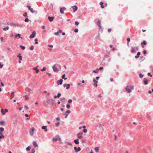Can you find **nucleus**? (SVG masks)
Masks as SVG:
<instances>
[{"label":"nucleus","mask_w":153,"mask_h":153,"mask_svg":"<svg viewBox=\"0 0 153 153\" xmlns=\"http://www.w3.org/2000/svg\"><path fill=\"white\" fill-rule=\"evenodd\" d=\"M128 88L129 86H127L125 88L126 91L128 93L131 92V90L134 89V87L133 86H131L130 87V88Z\"/></svg>","instance_id":"f257e3e1"},{"label":"nucleus","mask_w":153,"mask_h":153,"mask_svg":"<svg viewBox=\"0 0 153 153\" xmlns=\"http://www.w3.org/2000/svg\"><path fill=\"white\" fill-rule=\"evenodd\" d=\"M52 140L53 141L56 142L57 140L60 141L61 140V138L59 136H58L57 137H54L52 138Z\"/></svg>","instance_id":"f03ea898"},{"label":"nucleus","mask_w":153,"mask_h":153,"mask_svg":"<svg viewBox=\"0 0 153 153\" xmlns=\"http://www.w3.org/2000/svg\"><path fill=\"white\" fill-rule=\"evenodd\" d=\"M83 134V133L82 132H80L79 133L77 134V137L79 139H81L83 138V136L82 135Z\"/></svg>","instance_id":"7ed1b4c3"},{"label":"nucleus","mask_w":153,"mask_h":153,"mask_svg":"<svg viewBox=\"0 0 153 153\" xmlns=\"http://www.w3.org/2000/svg\"><path fill=\"white\" fill-rule=\"evenodd\" d=\"M34 128L33 127L32 128L30 129V134L31 136H32L33 135L34 132Z\"/></svg>","instance_id":"20e7f679"},{"label":"nucleus","mask_w":153,"mask_h":153,"mask_svg":"<svg viewBox=\"0 0 153 153\" xmlns=\"http://www.w3.org/2000/svg\"><path fill=\"white\" fill-rule=\"evenodd\" d=\"M36 32L34 31H33L31 34L30 36V38H34L36 36Z\"/></svg>","instance_id":"39448f33"},{"label":"nucleus","mask_w":153,"mask_h":153,"mask_svg":"<svg viewBox=\"0 0 153 153\" xmlns=\"http://www.w3.org/2000/svg\"><path fill=\"white\" fill-rule=\"evenodd\" d=\"M53 71L56 73H58L59 71L58 69L56 67L55 65H54L53 67Z\"/></svg>","instance_id":"423d86ee"},{"label":"nucleus","mask_w":153,"mask_h":153,"mask_svg":"<svg viewBox=\"0 0 153 153\" xmlns=\"http://www.w3.org/2000/svg\"><path fill=\"white\" fill-rule=\"evenodd\" d=\"M70 86V85L69 84H65L63 85V87L65 88L66 87V89H68Z\"/></svg>","instance_id":"0eeeda50"},{"label":"nucleus","mask_w":153,"mask_h":153,"mask_svg":"<svg viewBox=\"0 0 153 153\" xmlns=\"http://www.w3.org/2000/svg\"><path fill=\"white\" fill-rule=\"evenodd\" d=\"M66 10V8L64 7H63L62 8H60V12L61 14H63L64 13V10Z\"/></svg>","instance_id":"6e6552de"},{"label":"nucleus","mask_w":153,"mask_h":153,"mask_svg":"<svg viewBox=\"0 0 153 153\" xmlns=\"http://www.w3.org/2000/svg\"><path fill=\"white\" fill-rule=\"evenodd\" d=\"M55 17L54 16H48V19L49 20V21L50 22H52L53 21V19H54Z\"/></svg>","instance_id":"1a4fd4ad"},{"label":"nucleus","mask_w":153,"mask_h":153,"mask_svg":"<svg viewBox=\"0 0 153 153\" xmlns=\"http://www.w3.org/2000/svg\"><path fill=\"white\" fill-rule=\"evenodd\" d=\"M143 84L146 85L148 84V82L147 79L146 78H144L143 79Z\"/></svg>","instance_id":"9d476101"},{"label":"nucleus","mask_w":153,"mask_h":153,"mask_svg":"<svg viewBox=\"0 0 153 153\" xmlns=\"http://www.w3.org/2000/svg\"><path fill=\"white\" fill-rule=\"evenodd\" d=\"M72 8L73 9V12H75L78 9V7L76 5L72 6Z\"/></svg>","instance_id":"9b49d317"},{"label":"nucleus","mask_w":153,"mask_h":153,"mask_svg":"<svg viewBox=\"0 0 153 153\" xmlns=\"http://www.w3.org/2000/svg\"><path fill=\"white\" fill-rule=\"evenodd\" d=\"M63 82V80L62 79H60L59 81H57V84L58 85H61L62 84Z\"/></svg>","instance_id":"f8f14e48"},{"label":"nucleus","mask_w":153,"mask_h":153,"mask_svg":"<svg viewBox=\"0 0 153 153\" xmlns=\"http://www.w3.org/2000/svg\"><path fill=\"white\" fill-rule=\"evenodd\" d=\"M146 44L147 42L145 41H143V42L141 43V45H142L143 48L144 47V45H146Z\"/></svg>","instance_id":"ddd939ff"},{"label":"nucleus","mask_w":153,"mask_h":153,"mask_svg":"<svg viewBox=\"0 0 153 153\" xmlns=\"http://www.w3.org/2000/svg\"><path fill=\"white\" fill-rule=\"evenodd\" d=\"M131 52L132 53H136V52L135 50L134 49L133 47L132 46L131 47Z\"/></svg>","instance_id":"4468645a"},{"label":"nucleus","mask_w":153,"mask_h":153,"mask_svg":"<svg viewBox=\"0 0 153 153\" xmlns=\"http://www.w3.org/2000/svg\"><path fill=\"white\" fill-rule=\"evenodd\" d=\"M32 13H37V11L36 10H33V9L32 8H30V9L29 10Z\"/></svg>","instance_id":"2eb2a0df"},{"label":"nucleus","mask_w":153,"mask_h":153,"mask_svg":"<svg viewBox=\"0 0 153 153\" xmlns=\"http://www.w3.org/2000/svg\"><path fill=\"white\" fill-rule=\"evenodd\" d=\"M21 35L19 34H16L15 36V37L16 38L17 37H19V38H20L21 39H23V38L22 37H21L20 36Z\"/></svg>","instance_id":"dca6fc26"},{"label":"nucleus","mask_w":153,"mask_h":153,"mask_svg":"<svg viewBox=\"0 0 153 153\" xmlns=\"http://www.w3.org/2000/svg\"><path fill=\"white\" fill-rule=\"evenodd\" d=\"M17 57H18L19 58V60H22V57L21 56V53H19L18 54V55L17 56Z\"/></svg>","instance_id":"f3484780"},{"label":"nucleus","mask_w":153,"mask_h":153,"mask_svg":"<svg viewBox=\"0 0 153 153\" xmlns=\"http://www.w3.org/2000/svg\"><path fill=\"white\" fill-rule=\"evenodd\" d=\"M33 145L35 147H38V145L37 144L36 142L33 141Z\"/></svg>","instance_id":"a211bd4d"},{"label":"nucleus","mask_w":153,"mask_h":153,"mask_svg":"<svg viewBox=\"0 0 153 153\" xmlns=\"http://www.w3.org/2000/svg\"><path fill=\"white\" fill-rule=\"evenodd\" d=\"M74 142L76 144H78L79 143L78 139H76L74 140Z\"/></svg>","instance_id":"6ab92c4d"},{"label":"nucleus","mask_w":153,"mask_h":153,"mask_svg":"<svg viewBox=\"0 0 153 153\" xmlns=\"http://www.w3.org/2000/svg\"><path fill=\"white\" fill-rule=\"evenodd\" d=\"M0 124L2 126H4L5 125V122L3 120L0 121Z\"/></svg>","instance_id":"aec40b11"},{"label":"nucleus","mask_w":153,"mask_h":153,"mask_svg":"<svg viewBox=\"0 0 153 153\" xmlns=\"http://www.w3.org/2000/svg\"><path fill=\"white\" fill-rule=\"evenodd\" d=\"M46 128H47V126H43L42 127V129H45V132H47L48 131L47 129H46Z\"/></svg>","instance_id":"412c9836"},{"label":"nucleus","mask_w":153,"mask_h":153,"mask_svg":"<svg viewBox=\"0 0 153 153\" xmlns=\"http://www.w3.org/2000/svg\"><path fill=\"white\" fill-rule=\"evenodd\" d=\"M37 67H33V70H36V72L38 73L39 72V70L37 69Z\"/></svg>","instance_id":"4be33fe9"},{"label":"nucleus","mask_w":153,"mask_h":153,"mask_svg":"<svg viewBox=\"0 0 153 153\" xmlns=\"http://www.w3.org/2000/svg\"><path fill=\"white\" fill-rule=\"evenodd\" d=\"M100 23H101V21H100V20H98V21H97V22L96 23L97 24H98V25L99 26H100V28H101V27Z\"/></svg>","instance_id":"5701e85b"},{"label":"nucleus","mask_w":153,"mask_h":153,"mask_svg":"<svg viewBox=\"0 0 153 153\" xmlns=\"http://www.w3.org/2000/svg\"><path fill=\"white\" fill-rule=\"evenodd\" d=\"M95 150L96 152H98L99 150V147H97L95 148L94 149Z\"/></svg>","instance_id":"b1692460"},{"label":"nucleus","mask_w":153,"mask_h":153,"mask_svg":"<svg viewBox=\"0 0 153 153\" xmlns=\"http://www.w3.org/2000/svg\"><path fill=\"white\" fill-rule=\"evenodd\" d=\"M31 90L30 89L27 87L25 89V91L28 92H29L31 91Z\"/></svg>","instance_id":"393cba45"},{"label":"nucleus","mask_w":153,"mask_h":153,"mask_svg":"<svg viewBox=\"0 0 153 153\" xmlns=\"http://www.w3.org/2000/svg\"><path fill=\"white\" fill-rule=\"evenodd\" d=\"M127 45H129V42H130V39L129 38H127Z\"/></svg>","instance_id":"a878e982"},{"label":"nucleus","mask_w":153,"mask_h":153,"mask_svg":"<svg viewBox=\"0 0 153 153\" xmlns=\"http://www.w3.org/2000/svg\"><path fill=\"white\" fill-rule=\"evenodd\" d=\"M100 5L101 7L102 8H104V6L103 5V3L102 2H100Z\"/></svg>","instance_id":"bb28decb"},{"label":"nucleus","mask_w":153,"mask_h":153,"mask_svg":"<svg viewBox=\"0 0 153 153\" xmlns=\"http://www.w3.org/2000/svg\"><path fill=\"white\" fill-rule=\"evenodd\" d=\"M9 29V27L8 26H7L6 27L3 28V29L4 30V31H6L8 30Z\"/></svg>","instance_id":"cd10ccee"},{"label":"nucleus","mask_w":153,"mask_h":153,"mask_svg":"<svg viewBox=\"0 0 153 153\" xmlns=\"http://www.w3.org/2000/svg\"><path fill=\"white\" fill-rule=\"evenodd\" d=\"M24 21L25 22H27L29 21H30V22H31V21L30 20H29V19L28 18H26V19H25Z\"/></svg>","instance_id":"c85d7f7f"},{"label":"nucleus","mask_w":153,"mask_h":153,"mask_svg":"<svg viewBox=\"0 0 153 153\" xmlns=\"http://www.w3.org/2000/svg\"><path fill=\"white\" fill-rule=\"evenodd\" d=\"M143 75L141 73L139 74V76L140 78H142L143 77Z\"/></svg>","instance_id":"c756f323"},{"label":"nucleus","mask_w":153,"mask_h":153,"mask_svg":"<svg viewBox=\"0 0 153 153\" xmlns=\"http://www.w3.org/2000/svg\"><path fill=\"white\" fill-rule=\"evenodd\" d=\"M65 143L66 144H67L69 145L70 146L72 145L71 143L70 142H65L64 143Z\"/></svg>","instance_id":"7c9ffc66"},{"label":"nucleus","mask_w":153,"mask_h":153,"mask_svg":"<svg viewBox=\"0 0 153 153\" xmlns=\"http://www.w3.org/2000/svg\"><path fill=\"white\" fill-rule=\"evenodd\" d=\"M19 47L21 48H22L23 50H24L25 48V47L22 45H20Z\"/></svg>","instance_id":"2f4dec72"},{"label":"nucleus","mask_w":153,"mask_h":153,"mask_svg":"<svg viewBox=\"0 0 153 153\" xmlns=\"http://www.w3.org/2000/svg\"><path fill=\"white\" fill-rule=\"evenodd\" d=\"M34 48V47L33 45H32L30 47L29 49L31 50H33Z\"/></svg>","instance_id":"473e14b6"},{"label":"nucleus","mask_w":153,"mask_h":153,"mask_svg":"<svg viewBox=\"0 0 153 153\" xmlns=\"http://www.w3.org/2000/svg\"><path fill=\"white\" fill-rule=\"evenodd\" d=\"M31 147L30 146H28L27 148H26V150L27 151H29L30 150V149L31 148Z\"/></svg>","instance_id":"72a5a7b5"},{"label":"nucleus","mask_w":153,"mask_h":153,"mask_svg":"<svg viewBox=\"0 0 153 153\" xmlns=\"http://www.w3.org/2000/svg\"><path fill=\"white\" fill-rule=\"evenodd\" d=\"M1 111L3 115H4L5 114V112H4V110L3 109H1Z\"/></svg>","instance_id":"f704fd0d"},{"label":"nucleus","mask_w":153,"mask_h":153,"mask_svg":"<svg viewBox=\"0 0 153 153\" xmlns=\"http://www.w3.org/2000/svg\"><path fill=\"white\" fill-rule=\"evenodd\" d=\"M61 96V94L59 92L58 94L57 95V98H59L60 96Z\"/></svg>","instance_id":"c9c22d12"},{"label":"nucleus","mask_w":153,"mask_h":153,"mask_svg":"<svg viewBox=\"0 0 153 153\" xmlns=\"http://www.w3.org/2000/svg\"><path fill=\"white\" fill-rule=\"evenodd\" d=\"M23 16L24 17H27V13L26 12L25 13L23 14Z\"/></svg>","instance_id":"e433bc0d"},{"label":"nucleus","mask_w":153,"mask_h":153,"mask_svg":"<svg viewBox=\"0 0 153 153\" xmlns=\"http://www.w3.org/2000/svg\"><path fill=\"white\" fill-rule=\"evenodd\" d=\"M4 130V128L3 127H0V131H3Z\"/></svg>","instance_id":"4c0bfd02"},{"label":"nucleus","mask_w":153,"mask_h":153,"mask_svg":"<svg viewBox=\"0 0 153 153\" xmlns=\"http://www.w3.org/2000/svg\"><path fill=\"white\" fill-rule=\"evenodd\" d=\"M72 100L71 99H70L68 100V102L69 103H71L72 102Z\"/></svg>","instance_id":"58836bf2"},{"label":"nucleus","mask_w":153,"mask_h":153,"mask_svg":"<svg viewBox=\"0 0 153 153\" xmlns=\"http://www.w3.org/2000/svg\"><path fill=\"white\" fill-rule=\"evenodd\" d=\"M77 152H78L80 151L81 150V148L80 147H79L77 148Z\"/></svg>","instance_id":"ea45409f"},{"label":"nucleus","mask_w":153,"mask_h":153,"mask_svg":"<svg viewBox=\"0 0 153 153\" xmlns=\"http://www.w3.org/2000/svg\"><path fill=\"white\" fill-rule=\"evenodd\" d=\"M74 31L75 33H77L78 32V29L77 28L75 29L74 30Z\"/></svg>","instance_id":"a19ab883"},{"label":"nucleus","mask_w":153,"mask_h":153,"mask_svg":"<svg viewBox=\"0 0 153 153\" xmlns=\"http://www.w3.org/2000/svg\"><path fill=\"white\" fill-rule=\"evenodd\" d=\"M71 113V111L69 110H67L65 112V114L66 113L69 114Z\"/></svg>","instance_id":"79ce46f5"},{"label":"nucleus","mask_w":153,"mask_h":153,"mask_svg":"<svg viewBox=\"0 0 153 153\" xmlns=\"http://www.w3.org/2000/svg\"><path fill=\"white\" fill-rule=\"evenodd\" d=\"M75 24L76 25H78L79 24V22H78L77 21H76L75 22Z\"/></svg>","instance_id":"37998d69"},{"label":"nucleus","mask_w":153,"mask_h":153,"mask_svg":"<svg viewBox=\"0 0 153 153\" xmlns=\"http://www.w3.org/2000/svg\"><path fill=\"white\" fill-rule=\"evenodd\" d=\"M60 124V122H57L56 123V126H58Z\"/></svg>","instance_id":"c03bdc74"},{"label":"nucleus","mask_w":153,"mask_h":153,"mask_svg":"<svg viewBox=\"0 0 153 153\" xmlns=\"http://www.w3.org/2000/svg\"><path fill=\"white\" fill-rule=\"evenodd\" d=\"M34 41H35V44H37L38 43V40L37 39H35Z\"/></svg>","instance_id":"a18cd8bd"},{"label":"nucleus","mask_w":153,"mask_h":153,"mask_svg":"<svg viewBox=\"0 0 153 153\" xmlns=\"http://www.w3.org/2000/svg\"><path fill=\"white\" fill-rule=\"evenodd\" d=\"M28 99V97L27 95H26L25 96V100H27Z\"/></svg>","instance_id":"49530a36"},{"label":"nucleus","mask_w":153,"mask_h":153,"mask_svg":"<svg viewBox=\"0 0 153 153\" xmlns=\"http://www.w3.org/2000/svg\"><path fill=\"white\" fill-rule=\"evenodd\" d=\"M51 101V100H46V102L48 103H49Z\"/></svg>","instance_id":"de8ad7c7"},{"label":"nucleus","mask_w":153,"mask_h":153,"mask_svg":"<svg viewBox=\"0 0 153 153\" xmlns=\"http://www.w3.org/2000/svg\"><path fill=\"white\" fill-rule=\"evenodd\" d=\"M31 153H34L35 151V149H31Z\"/></svg>","instance_id":"09e8293b"},{"label":"nucleus","mask_w":153,"mask_h":153,"mask_svg":"<svg viewBox=\"0 0 153 153\" xmlns=\"http://www.w3.org/2000/svg\"><path fill=\"white\" fill-rule=\"evenodd\" d=\"M87 130L86 129H84L83 130V132L85 133H86L87 132Z\"/></svg>","instance_id":"8fccbe9b"},{"label":"nucleus","mask_w":153,"mask_h":153,"mask_svg":"<svg viewBox=\"0 0 153 153\" xmlns=\"http://www.w3.org/2000/svg\"><path fill=\"white\" fill-rule=\"evenodd\" d=\"M74 149L76 152H77V148L76 147H75L74 148Z\"/></svg>","instance_id":"3c124183"},{"label":"nucleus","mask_w":153,"mask_h":153,"mask_svg":"<svg viewBox=\"0 0 153 153\" xmlns=\"http://www.w3.org/2000/svg\"><path fill=\"white\" fill-rule=\"evenodd\" d=\"M16 26L17 27L21 26L22 27H23V26L22 25L19 24H16Z\"/></svg>","instance_id":"603ef678"},{"label":"nucleus","mask_w":153,"mask_h":153,"mask_svg":"<svg viewBox=\"0 0 153 153\" xmlns=\"http://www.w3.org/2000/svg\"><path fill=\"white\" fill-rule=\"evenodd\" d=\"M148 76H150L151 77H152V75L149 72L148 73Z\"/></svg>","instance_id":"864d4df0"},{"label":"nucleus","mask_w":153,"mask_h":153,"mask_svg":"<svg viewBox=\"0 0 153 153\" xmlns=\"http://www.w3.org/2000/svg\"><path fill=\"white\" fill-rule=\"evenodd\" d=\"M46 70V68L45 67H44L42 69H41V71H45Z\"/></svg>","instance_id":"5fc2aeb1"},{"label":"nucleus","mask_w":153,"mask_h":153,"mask_svg":"<svg viewBox=\"0 0 153 153\" xmlns=\"http://www.w3.org/2000/svg\"><path fill=\"white\" fill-rule=\"evenodd\" d=\"M141 54V53L139 51V52H138L137 53V55L138 56H140V55Z\"/></svg>","instance_id":"6e6d98bb"},{"label":"nucleus","mask_w":153,"mask_h":153,"mask_svg":"<svg viewBox=\"0 0 153 153\" xmlns=\"http://www.w3.org/2000/svg\"><path fill=\"white\" fill-rule=\"evenodd\" d=\"M143 54L145 55V54L146 53V50H144L143 51Z\"/></svg>","instance_id":"4d7b16f0"},{"label":"nucleus","mask_w":153,"mask_h":153,"mask_svg":"<svg viewBox=\"0 0 153 153\" xmlns=\"http://www.w3.org/2000/svg\"><path fill=\"white\" fill-rule=\"evenodd\" d=\"M93 81L94 82V83H98V82L97 81V80H96L94 79H93Z\"/></svg>","instance_id":"13d9d810"},{"label":"nucleus","mask_w":153,"mask_h":153,"mask_svg":"<svg viewBox=\"0 0 153 153\" xmlns=\"http://www.w3.org/2000/svg\"><path fill=\"white\" fill-rule=\"evenodd\" d=\"M11 95H13L12 98L14 97V93L13 92H12L11 93Z\"/></svg>","instance_id":"bf43d9fd"},{"label":"nucleus","mask_w":153,"mask_h":153,"mask_svg":"<svg viewBox=\"0 0 153 153\" xmlns=\"http://www.w3.org/2000/svg\"><path fill=\"white\" fill-rule=\"evenodd\" d=\"M66 107H67V108H68V109L69 108H70V105H68V104L67 105Z\"/></svg>","instance_id":"052dcab7"},{"label":"nucleus","mask_w":153,"mask_h":153,"mask_svg":"<svg viewBox=\"0 0 153 153\" xmlns=\"http://www.w3.org/2000/svg\"><path fill=\"white\" fill-rule=\"evenodd\" d=\"M65 74H63L62 76V79H64L65 77Z\"/></svg>","instance_id":"680f3d73"},{"label":"nucleus","mask_w":153,"mask_h":153,"mask_svg":"<svg viewBox=\"0 0 153 153\" xmlns=\"http://www.w3.org/2000/svg\"><path fill=\"white\" fill-rule=\"evenodd\" d=\"M97 83H94V86L95 87H97Z\"/></svg>","instance_id":"e2e57ef3"},{"label":"nucleus","mask_w":153,"mask_h":153,"mask_svg":"<svg viewBox=\"0 0 153 153\" xmlns=\"http://www.w3.org/2000/svg\"><path fill=\"white\" fill-rule=\"evenodd\" d=\"M4 138V137L3 135L0 136V139L2 138Z\"/></svg>","instance_id":"0e129e2a"},{"label":"nucleus","mask_w":153,"mask_h":153,"mask_svg":"<svg viewBox=\"0 0 153 153\" xmlns=\"http://www.w3.org/2000/svg\"><path fill=\"white\" fill-rule=\"evenodd\" d=\"M0 40H1V42H2L3 40V37H1L0 38Z\"/></svg>","instance_id":"69168bd1"},{"label":"nucleus","mask_w":153,"mask_h":153,"mask_svg":"<svg viewBox=\"0 0 153 153\" xmlns=\"http://www.w3.org/2000/svg\"><path fill=\"white\" fill-rule=\"evenodd\" d=\"M108 31L109 33L111 31V28L108 29Z\"/></svg>","instance_id":"338daca9"},{"label":"nucleus","mask_w":153,"mask_h":153,"mask_svg":"<svg viewBox=\"0 0 153 153\" xmlns=\"http://www.w3.org/2000/svg\"><path fill=\"white\" fill-rule=\"evenodd\" d=\"M103 69V67H100L99 68V70H102V69Z\"/></svg>","instance_id":"774afa93"}]
</instances>
